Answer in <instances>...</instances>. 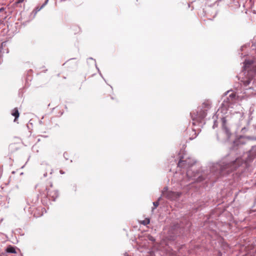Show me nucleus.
<instances>
[{
	"mask_svg": "<svg viewBox=\"0 0 256 256\" xmlns=\"http://www.w3.org/2000/svg\"><path fill=\"white\" fill-rule=\"evenodd\" d=\"M48 195L50 196V192L49 190L48 191Z\"/></svg>",
	"mask_w": 256,
	"mask_h": 256,
	"instance_id": "nucleus-11",
	"label": "nucleus"
},
{
	"mask_svg": "<svg viewBox=\"0 0 256 256\" xmlns=\"http://www.w3.org/2000/svg\"><path fill=\"white\" fill-rule=\"evenodd\" d=\"M243 163V161L240 158H238L235 161L230 163L224 164L220 166V172L221 174L229 173L235 170L238 166Z\"/></svg>",
	"mask_w": 256,
	"mask_h": 256,
	"instance_id": "nucleus-2",
	"label": "nucleus"
},
{
	"mask_svg": "<svg viewBox=\"0 0 256 256\" xmlns=\"http://www.w3.org/2000/svg\"><path fill=\"white\" fill-rule=\"evenodd\" d=\"M48 1V0H46V1L45 3H44V4H42V6H41V8H42L43 7H44V6L46 4V3H47Z\"/></svg>",
	"mask_w": 256,
	"mask_h": 256,
	"instance_id": "nucleus-10",
	"label": "nucleus"
},
{
	"mask_svg": "<svg viewBox=\"0 0 256 256\" xmlns=\"http://www.w3.org/2000/svg\"><path fill=\"white\" fill-rule=\"evenodd\" d=\"M6 252H9V253H13V254L16 253L15 247L12 246H8L7 247V248L6 249Z\"/></svg>",
	"mask_w": 256,
	"mask_h": 256,
	"instance_id": "nucleus-5",
	"label": "nucleus"
},
{
	"mask_svg": "<svg viewBox=\"0 0 256 256\" xmlns=\"http://www.w3.org/2000/svg\"><path fill=\"white\" fill-rule=\"evenodd\" d=\"M12 114L15 117L14 121L16 122V119L19 117L20 114L17 108H14L12 112Z\"/></svg>",
	"mask_w": 256,
	"mask_h": 256,
	"instance_id": "nucleus-4",
	"label": "nucleus"
},
{
	"mask_svg": "<svg viewBox=\"0 0 256 256\" xmlns=\"http://www.w3.org/2000/svg\"><path fill=\"white\" fill-rule=\"evenodd\" d=\"M24 0H17L16 2L17 3H22V2Z\"/></svg>",
	"mask_w": 256,
	"mask_h": 256,
	"instance_id": "nucleus-9",
	"label": "nucleus"
},
{
	"mask_svg": "<svg viewBox=\"0 0 256 256\" xmlns=\"http://www.w3.org/2000/svg\"><path fill=\"white\" fill-rule=\"evenodd\" d=\"M150 220L149 218H146L144 220L141 222V224L144 225H147L150 224Z\"/></svg>",
	"mask_w": 256,
	"mask_h": 256,
	"instance_id": "nucleus-7",
	"label": "nucleus"
},
{
	"mask_svg": "<svg viewBox=\"0 0 256 256\" xmlns=\"http://www.w3.org/2000/svg\"><path fill=\"white\" fill-rule=\"evenodd\" d=\"M236 96V95L235 93H234V92L230 93L229 94L228 97V100L229 102H232L233 100L235 99Z\"/></svg>",
	"mask_w": 256,
	"mask_h": 256,
	"instance_id": "nucleus-6",
	"label": "nucleus"
},
{
	"mask_svg": "<svg viewBox=\"0 0 256 256\" xmlns=\"http://www.w3.org/2000/svg\"><path fill=\"white\" fill-rule=\"evenodd\" d=\"M153 204L154 206V208H156L159 204V202H155Z\"/></svg>",
	"mask_w": 256,
	"mask_h": 256,
	"instance_id": "nucleus-8",
	"label": "nucleus"
},
{
	"mask_svg": "<svg viewBox=\"0 0 256 256\" xmlns=\"http://www.w3.org/2000/svg\"><path fill=\"white\" fill-rule=\"evenodd\" d=\"M181 162H182L181 160H180V162H178V165H180V163H181Z\"/></svg>",
	"mask_w": 256,
	"mask_h": 256,
	"instance_id": "nucleus-12",
	"label": "nucleus"
},
{
	"mask_svg": "<svg viewBox=\"0 0 256 256\" xmlns=\"http://www.w3.org/2000/svg\"><path fill=\"white\" fill-rule=\"evenodd\" d=\"M211 103L208 100H205L202 105V108L199 112L198 116L200 118H204L206 115V111L210 107Z\"/></svg>",
	"mask_w": 256,
	"mask_h": 256,
	"instance_id": "nucleus-3",
	"label": "nucleus"
},
{
	"mask_svg": "<svg viewBox=\"0 0 256 256\" xmlns=\"http://www.w3.org/2000/svg\"><path fill=\"white\" fill-rule=\"evenodd\" d=\"M244 70L245 72H247L248 78L247 80H242L241 82L244 86H247L250 84L254 74L256 72V66H254L251 60H246L244 62Z\"/></svg>",
	"mask_w": 256,
	"mask_h": 256,
	"instance_id": "nucleus-1",
	"label": "nucleus"
}]
</instances>
